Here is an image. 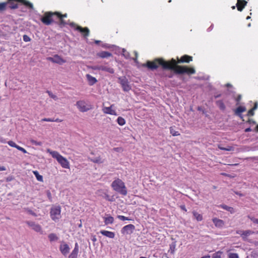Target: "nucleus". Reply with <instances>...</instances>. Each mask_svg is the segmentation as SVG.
Listing matches in <instances>:
<instances>
[{
	"instance_id": "f257e3e1",
	"label": "nucleus",
	"mask_w": 258,
	"mask_h": 258,
	"mask_svg": "<svg viewBox=\"0 0 258 258\" xmlns=\"http://www.w3.org/2000/svg\"><path fill=\"white\" fill-rule=\"evenodd\" d=\"M143 66L152 71L157 70L159 66H161L163 70H171L173 72H171L167 76L169 78L173 77L174 73L178 75H190L194 74L196 73L195 70L194 68H188L187 66L177 65L176 60L174 58H172L169 61H166L162 58H157L152 61H147Z\"/></svg>"
},
{
	"instance_id": "f03ea898",
	"label": "nucleus",
	"mask_w": 258,
	"mask_h": 258,
	"mask_svg": "<svg viewBox=\"0 0 258 258\" xmlns=\"http://www.w3.org/2000/svg\"><path fill=\"white\" fill-rule=\"evenodd\" d=\"M59 14L58 15H55L56 19H58L59 20V23L58 25L61 27H63L66 25H69L71 27L74 28L77 31H79L82 34H84V37L86 38L89 36L90 34V30L87 27L83 28L80 26L77 25L75 23L71 22L70 23H68L66 22L63 19L67 17V14H61L60 13L58 12Z\"/></svg>"
},
{
	"instance_id": "7ed1b4c3",
	"label": "nucleus",
	"mask_w": 258,
	"mask_h": 258,
	"mask_svg": "<svg viewBox=\"0 0 258 258\" xmlns=\"http://www.w3.org/2000/svg\"><path fill=\"white\" fill-rule=\"evenodd\" d=\"M112 189L116 192L122 196H126L127 194V190L125 183L122 180L118 178H116L111 184Z\"/></svg>"
},
{
	"instance_id": "20e7f679",
	"label": "nucleus",
	"mask_w": 258,
	"mask_h": 258,
	"mask_svg": "<svg viewBox=\"0 0 258 258\" xmlns=\"http://www.w3.org/2000/svg\"><path fill=\"white\" fill-rule=\"evenodd\" d=\"M47 152L49 153L53 158L56 159L57 162L63 168L67 169L70 168L69 162L58 152L55 151H51L50 149H47Z\"/></svg>"
},
{
	"instance_id": "39448f33",
	"label": "nucleus",
	"mask_w": 258,
	"mask_h": 258,
	"mask_svg": "<svg viewBox=\"0 0 258 258\" xmlns=\"http://www.w3.org/2000/svg\"><path fill=\"white\" fill-rule=\"evenodd\" d=\"M55 15H58V12H46L43 17L40 19L41 21L46 25H49L54 22L53 18H56Z\"/></svg>"
},
{
	"instance_id": "423d86ee",
	"label": "nucleus",
	"mask_w": 258,
	"mask_h": 258,
	"mask_svg": "<svg viewBox=\"0 0 258 258\" xmlns=\"http://www.w3.org/2000/svg\"><path fill=\"white\" fill-rule=\"evenodd\" d=\"M118 80L124 92H128L132 89V86L126 77H120L118 78Z\"/></svg>"
},
{
	"instance_id": "0eeeda50",
	"label": "nucleus",
	"mask_w": 258,
	"mask_h": 258,
	"mask_svg": "<svg viewBox=\"0 0 258 258\" xmlns=\"http://www.w3.org/2000/svg\"><path fill=\"white\" fill-rule=\"evenodd\" d=\"M61 208L59 206L52 207L50 209V214L52 220L56 221L61 217Z\"/></svg>"
},
{
	"instance_id": "6e6552de",
	"label": "nucleus",
	"mask_w": 258,
	"mask_h": 258,
	"mask_svg": "<svg viewBox=\"0 0 258 258\" xmlns=\"http://www.w3.org/2000/svg\"><path fill=\"white\" fill-rule=\"evenodd\" d=\"M135 230V226L133 224H128L123 227L121 230V233L123 235H130Z\"/></svg>"
},
{
	"instance_id": "1a4fd4ad",
	"label": "nucleus",
	"mask_w": 258,
	"mask_h": 258,
	"mask_svg": "<svg viewBox=\"0 0 258 258\" xmlns=\"http://www.w3.org/2000/svg\"><path fill=\"white\" fill-rule=\"evenodd\" d=\"M76 106L81 112H86L90 109V106L87 105L86 103L83 100L77 101L76 103Z\"/></svg>"
},
{
	"instance_id": "9d476101",
	"label": "nucleus",
	"mask_w": 258,
	"mask_h": 258,
	"mask_svg": "<svg viewBox=\"0 0 258 258\" xmlns=\"http://www.w3.org/2000/svg\"><path fill=\"white\" fill-rule=\"evenodd\" d=\"M26 223L36 232H39L42 231L41 226L34 222L28 221L26 222Z\"/></svg>"
},
{
	"instance_id": "9b49d317",
	"label": "nucleus",
	"mask_w": 258,
	"mask_h": 258,
	"mask_svg": "<svg viewBox=\"0 0 258 258\" xmlns=\"http://www.w3.org/2000/svg\"><path fill=\"white\" fill-rule=\"evenodd\" d=\"M70 250V248L69 245L66 243H63L59 246V250L63 255H67L69 253Z\"/></svg>"
},
{
	"instance_id": "f8f14e48",
	"label": "nucleus",
	"mask_w": 258,
	"mask_h": 258,
	"mask_svg": "<svg viewBox=\"0 0 258 258\" xmlns=\"http://www.w3.org/2000/svg\"><path fill=\"white\" fill-rule=\"evenodd\" d=\"M79 251V244L77 242H76L75 244V247L70 254L69 255L68 258H78Z\"/></svg>"
},
{
	"instance_id": "ddd939ff",
	"label": "nucleus",
	"mask_w": 258,
	"mask_h": 258,
	"mask_svg": "<svg viewBox=\"0 0 258 258\" xmlns=\"http://www.w3.org/2000/svg\"><path fill=\"white\" fill-rule=\"evenodd\" d=\"M236 233L240 235L244 240H246V237L249 236L250 235L253 234L254 232L250 230H247L245 231L239 230L237 231Z\"/></svg>"
},
{
	"instance_id": "4468645a",
	"label": "nucleus",
	"mask_w": 258,
	"mask_h": 258,
	"mask_svg": "<svg viewBox=\"0 0 258 258\" xmlns=\"http://www.w3.org/2000/svg\"><path fill=\"white\" fill-rule=\"evenodd\" d=\"M113 107V105H111L109 107H104L102 110L104 113L106 114L113 115H117V114L115 110L112 109V108Z\"/></svg>"
},
{
	"instance_id": "2eb2a0df",
	"label": "nucleus",
	"mask_w": 258,
	"mask_h": 258,
	"mask_svg": "<svg viewBox=\"0 0 258 258\" xmlns=\"http://www.w3.org/2000/svg\"><path fill=\"white\" fill-rule=\"evenodd\" d=\"M247 4V2L245 0H237L236 7L238 11H242Z\"/></svg>"
},
{
	"instance_id": "dca6fc26",
	"label": "nucleus",
	"mask_w": 258,
	"mask_h": 258,
	"mask_svg": "<svg viewBox=\"0 0 258 258\" xmlns=\"http://www.w3.org/2000/svg\"><path fill=\"white\" fill-rule=\"evenodd\" d=\"M212 221L216 227L221 228L223 227L224 225V222L222 220L218 219L217 218H213L212 219Z\"/></svg>"
},
{
	"instance_id": "f3484780",
	"label": "nucleus",
	"mask_w": 258,
	"mask_h": 258,
	"mask_svg": "<svg viewBox=\"0 0 258 258\" xmlns=\"http://www.w3.org/2000/svg\"><path fill=\"white\" fill-rule=\"evenodd\" d=\"M49 59L52 62L58 64H62L65 62V61L58 55H54L53 57H49Z\"/></svg>"
},
{
	"instance_id": "a211bd4d",
	"label": "nucleus",
	"mask_w": 258,
	"mask_h": 258,
	"mask_svg": "<svg viewBox=\"0 0 258 258\" xmlns=\"http://www.w3.org/2000/svg\"><path fill=\"white\" fill-rule=\"evenodd\" d=\"M89 160L95 163L101 164L104 162V160L102 159L100 156H98L97 157H89L88 158Z\"/></svg>"
},
{
	"instance_id": "6ab92c4d",
	"label": "nucleus",
	"mask_w": 258,
	"mask_h": 258,
	"mask_svg": "<svg viewBox=\"0 0 258 258\" xmlns=\"http://www.w3.org/2000/svg\"><path fill=\"white\" fill-rule=\"evenodd\" d=\"M7 5L8 7L11 9H16L18 8L17 0H8Z\"/></svg>"
},
{
	"instance_id": "aec40b11",
	"label": "nucleus",
	"mask_w": 258,
	"mask_h": 258,
	"mask_svg": "<svg viewBox=\"0 0 258 258\" xmlns=\"http://www.w3.org/2000/svg\"><path fill=\"white\" fill-rule=\"evenodd\" d=\"M86 77L90 86H93L97 82V79L95 77H92L89 74H87Z\"/></svg>"
},
{
	"instance_id": "412c9836",
	"label": "nucleus",
	"mask_w": 258,
	"mask_h": 258,
	"mask_svg": "<svg viewBox=\"0 0 258 258\" xmlns=\"http://www.w3.org/2000/svg\"><path fill=\"white\" fill-rule=\"evenodd\" d=\"M246 110V108L244 106H239L235 110V114L239 116L241 118H243V115L241 114L242 112Z\"/></svg>"
},
{
	"instance_id": "4be33fe9",
	"label": "nucleus",
	"mask_w": 258,
	"mask_h": 258,
	"mask_svg": "<svg viewBox=\"0 0 258 258\" xmlns=\"http://www.w3.org/2000/svg\"><path fill=\"white\" fill-rule=\"evenodd\" d=\"M100 233L110 238H114L115 237V233L113 232L102 230L100 231Z\"/></svg>"
},
{
	"instance_id": "5701e85b",
	"label": "nucleus",
	"mask_w": 258,
	"mask_h": 258,
	"mask_svg": "<svg viewBox=\"0 0 258 258\" xmlns=\"http://www.w3.org/2000/svg\"><path fill=\"white\" fill-rule=\"evenodd\" d=\"M97 56L102 58H107L112 56V54L108 51H102L97 53Z\"/></svg>"
},
{
	"instance_id": "b1692460",
	"label": "nucleus",
	"mask_w": 258,
	"mask_h": 258,
	"mask_svg": "<svg viewBox=\"0 0 258 258\" xmlns=\"http://www.w3.org/2000/svg\"><path fill=\"white\" fill-rule=\"evenodd\" d=\"M192 57L190 56L187 55H184L182 56L180 59L178 61V63H183V62H189V61L192 60Z\"/></svg>"
},
{
	"instance_id": "393cba45",
	"label": "nucleus",
	"mask_w": 258,
	"mask_h": 258,
	"mask_svg": "<svg viewBox=\"0 0 258 258\" xmlns=\"http://www.w3.org/2000/svg\"><path fill=\"white\" fill-rule=\"evenodd\" d=\"M107 217L104 218V222L105 225L112 224L114 222V218L109 214L106 215Z\"/></svg>"
},
{
	"instance_id": "a878e982",
	"label": "nucleus",
	"mask_w": 258,
	"mask_h": 258,
	"mask_svg": "<svg viewBox=\"0 0 258 258\" xmlns=\"http://www.w3.org/2000/svg\"><path fill=\"white\" fill-rule=\"evenodd\" d=\"M101 70L102 71L106 72L111 74L114 73V70L113 68L106 66L101 65Z\"/></svg>"
},
{
	"instance_id": "bb28decb",
	"label": "nucleus",
	"mask_w": 258,
	"mask_h": 258,
	"mask_svg": "<svg viewBox=\"0 0 258 258\" xmlns=\"http://www.w3.org/2000/svg\"><path fill=\"white\" fill-rule=\"evenodd\" d=\"M216 105L221 110L224 111L226 108V106L222 100H217L216 102Z\"/></svg>"
},
{
	"instance_id": "cd10ccee",
	"label": "nucleus",
	"mask_w": 258,
	"mask_h": 258,
	"mask_svg": "<svg viewBox=\"0 0 258 258\" xmlns=\"http://www.w3.org/2000/svg\"><path fill=\"white\" fill-rule=\"evenodd\" d=\"M220 207H221L223 209L230 212L231 214H233L235 212V210L233 208L228 206L226 205H221Z\"/></svg>"
},
{
	"instance_id": "c85d7f7f",
	"label": "nucleus",
	"mask_w": 258,
	"mask_h": 258,
	"mask_svg": "<svg viewBox=\"0 0 258 258\" xmlns=\"http://www.w3.org/2000/svg\"><path fill=\"white\" fill-rule=\"evenodd\" d=\"M193 216H194L195 218L198 221H201L203 220V216L198 213L197 212L194 211L192 212Z\"/></svg>"
},
{
	"instance_id": "c756f323",
	"label": "nucleus",
	"mask_w": 258,
	"mask_h": 258,
	"mask_svg": "<svg viewBox=\"0 0 258 258\" xmlns=\"http://www.w3.org/2000/svg\"><path fill=\"white\" fill-rule=\"evenodd\" d=\"M48 239L50 241H57L58 239V237L55 233H50L48 236Z\"/></svg>"
},
{
	"instance_id": "7c9ffc66",
	"label": "nucleus",
	"mask_w": 258,
	"mask_h": 258,
	"mask_svg": "<svg viewBox=\"0 0 258 258\" xmlns=\"http://www.w3.org/2000/svg\"><path fill=\"white\" fill-rule=\"evenodd\" d=\"M17 2L23 3L24 5L30 9H33V6L32 3L26 0H17Z\"/></svg>"
},
{
	"instance_id": "2f4dec72",
	"label": "nucleus",
	"mask_w": 258,
	"mask_h": 258,
	"mask_svg": "<svg viewBox=\"0 0 258 258\" xmlns=\"http://www.w3.org/2000/svg\"><path fill=\"white\" fill-rule=\"evenodd\" d=\"M176 245V241L172 242L169 245L170 247H169V251H170L171 253L173 254L174 253Z\"/></svg>"
},
{
	"instance_id": "473e14b6",
	"label": "nucleus",
	"mask_w": 258,
	"mask_h": 258,
	"mask_svg": "<svg viewBox=\"0 0 258 258\" xmlns=\"http://www.w3.org/2000/svg\"><path fill=\"white\" fill-rule=\"evenodd\" d=\"M33 173L35 176L36 177L37 180L39 181H43V177L42 175L39 174L38 171H33Z\"/></svg>"
},
{
	"instance_id": "72a5a7b5",
	"label": "nucleus",
	"mask_w": 258,
	"mask_h": 258,
	"mask_svg": "<svg viewBox=\"0 0 258 258\" xmlns=\"http://www.w3.org/2000/svg\"><path fill=\"white\" fill-rule=\"evenodd\" d=\"M23 210L25 212H26L27 213L33 216H35V217L37 216V214L35 212H34L33 211H32L31 209H30L29 208H26V207L24 208Z\"/></svg>"
},
{
	"instance_id": "f704fd0d",
	"label": "nucleus",
	"mask_w": 258,
	"mask_h": 258,
	"mask_svg": "<svg viewBox=\"0 0 258 258\" xmlns=\"http://www.w3.org/2000/svg\"><path fill=\"white\" fill-rule=\"evenodd\" d=\"M117 122L118 124L120 125H123L125 123V119L121 116H119L117 118Z\"/></svg>"
},
{
	"instance_id": "c9c22d12",
	"label": "nucleus",
	"mask_w": 258,
	"mask_h": 258,
	"mask_svg": "<svg viewBox=\"0 0 258 258\" xmlns=\"http://www.w3.org/2000/svg\"><path fill=\"white\" fill-rule=\"evenodd\" d=\"M46 92L48 94L50 98H52L54 100H57L58 99L57 96L53 94L51 91L47 90Z\"/></svg>"
},
{
	"instance_id": "e433bc0d",
	"label": "nucleus",
	"mask_w": 258,
	"mask_h": 258,
	"mask_svg": "<svg viewBox=\"0 0 258 258\" xmlns=\"http://www.w3.org/2000/svg\"><path fill=\"white\" fill-rule=\"evenodd\" d=\"M170 134H172V135L173 136H177L179 135L178 132L175 131L172 127L170 128Z\"/></svg>"
},
{
	"instance_id": "4c0bfd02",
	"label": "nucleus",
	"mask_w": 258,
	"mask_h": 258,
	"mask_svg": "<svg viewBox=\"0 0 258 258\" xmlns=\"http://www.w3.org/2000/svg\"><path fill=\"white\" fill-rule=\"evenodd\" d=\"M88 67L93 70H101V65L88 66Z\"/></svg>"
},
{
	"instance_id": "58836bf2",
	"label": "nucleus",
	"mask_w": 258,
	"mask_h": 258,
	"mask_svg": "<svg viewBox=\"0 0 258 258\" xmlns=\"http://www.w3.org/2000/svg\"><path fill=\"white\" fill-rule=\"evenodd\" d=\"M221 150L231 151L233 150V147L232 146H228L226 148L225 147H219Z\"/></svg>"
},
{
	"instance_id": "ea45409f",
	"label": "nucleus",
	"mask_w": 258,
	"mask_h": 258,
	"mask_svg": "<svg viewBox=\"0 0 258 258\" xmlns=\"http://www.w3.org/2000/svg\"><path fill=\"white\" fill-rule=\"evenodd\" d=\"M7 6V3H0V11L5 10Z\"/></svg>"
},
{
	"instance_id": "a19ab883",
	"label": "nucleus",
	"mask_w": 258,
	"mask_h": 258,
	"mask_svg": "<svg viewBox=\"0 0 258 258\" xmlns=\"http://www.w3.org/2000/svg\"><path fill=\"white\" fill-rule=\"evenodd\" d=\"M102 46L103 48H108V49L112 48H113L114 47H115V46L114 45H110V44H107V43L102 44Z\"/></svg>"
},
{
	"instance_id": "79ce46f5",
	"label": "nucleus",
	"mask_w": 258,
	"mask_h": 258,
	"mask_svg": "<svg viewBox=\"0 0 258 258\" xmlns=\"http://www.w3.org/2000/svg\"><path fill=\"white\" fill-rule=\"evenodd\" d=\"M30 142L32 143V145H35V146H41L42 143L41 142H38L34 140H31Z\"/></svg>"
},
{
	"instance_id": "37998d69",
	"label": "nucleus",
	"mask_w": 258,
	"mask_h": 258,
	"mask_svg": "<svg viewBox=\"0 0 258 258\" xmlns=\"http://www.w3.org/2000/svg\"><path fill=\"white\" fill-rule=\"evenodd\" d=\"M238 255L236 253H230L228 254V258H238Z\"/></svg>"
},
{
	"instance_id": "c03bdc74",
	"label": "nucleus",
	"mask_w": 258,
	"mask_h": 258,
	"mask_svg": "<svg viewBox=\"0 0 258 258\" xmlns=\"http://www.w3.org/2000/svg\"><path fill=\"white\" fill-rule=\"evenodd\" d=\"M117 218L122 221L130 220V219H129L128 217L122 215H118Z\"/></svg>"
},
{
	"instance_id": "a18cd8bd",
	"label": "nucleus",
	"mask_w": 258,
	"mask_h": 258,
	"mask_svg": "<svg viewBox=\"0 0 258 258\" xmlns=\"http://www.w3.org/2000/svg\"><path fill=\"white\" fill-rule=\"evenodd\" d=\"M8 144L11 147H15L16 148V147H18L17 145L14 142L12 141H9L8 142Z\"/></svg>"
},
{
	"instance_id": "49530a36",
	"label": "nucleus",
	"mask_w": 258,
	"mask_h": 258,
	"mask_svg": "<svg viewBox=\"0 0 258 258\" xmlns=\"http://www.w3.org/2000/svg\"><path fill=\"white\" fill-rule=\"evenodd\" d=\"M54 118H44L42 119L40 121H48V122H53Z\"/></svg>"
},
{
	"instance_id": "de8ad7c7",
	"label": "nucleus",
	"mask_w": 258,
	"mask_h": 258,
	"mask_svg": "<svg viewBox=\"0 0 258 258\" xmlns=\"http://www.w3.org/2000/svg\"><path fill=\"white\" fill-rule=\"evenodd\" d=\"M23 39L25 42H29L31 41V38L27 35H24L23 36Z\"/></svg>"
},
{
	"instance_id": "09e8293b",
	"label": "nucleus",
	"mask_w": 258,
	"mask_h": 258,
	"mask_svg": "<svg viewBox=\"0 0 258 258\" xmlns=\"http://www.w3.org/2000/svg\"><path fill=\"white\" fill-rule=\"evenodd\" d=\"M16 149H17L19 151H22L24 153H27V151L24 148H22V147H20L19 146H18V147H16Z\"/></svg>"
},
{
	"instance_id": "8fccbe9b",
	"label": "nucleus",
	"mask_w": 258,
	"mask_h": 258,
	"mask_svg": "<svg viewBox=\"0 0 258 258\" xmlns=\"http://www.w3.org/2000/svg\"><path fill=\"white\" fill-rule=\"evenodd\" d=\"M220 254H221V253H218V252L215 253L213 254L212 258H221Z\"/></svg>"
},
{
	"instance_id": "3c124183",
	"label": "nucleus",
	"mask_w": 258,
	"mask_h": 258,
	"mask_svg": "<svg viewBox=\"0 0 258 258\" xmlns=\"http://www.w3.org/2000/svg\"><path fill=\"white\" fill-rule=\"evenodd\" d=\"M251 255L253 258H258V253L255 251H252Z\"/></svg>"
},
{
	"instance_id": "603ef678",
	"label": "nucleus",
	"mask_w": 258,
	"mask_h": 258,
	"mask_svg": "<svg viewBox=\"0 0 258 258\" xmlns=\"http://www.w3.org/2000/svg\"><path fill=\"white\" fill-rule=\"evenodd\" d=\"M254 110H252V109H250L248 111V113H247V115L248 116H253L254 115Z\"/></svg>"
},
{
	"instance_id": "864d4df0",
	"label": "nucleus",
	"mask_w": 258,
	"mask_h": 258,
	"mask_svg": "<svg viewBox=\"0 0 258 258\" xmlns=\"http://www.w3.org/2000/svg\"><path fill=\"white\" fill-rule=\"evenodd\" d=\"M14 179V178L13 176H9L6 178V180L7 182H10L12 181Z\"/></svg>"
},
{
	"instance_id": "5fc2aeb1",
	"label": "nucleus",
	"mask_w": 258,
	"mask_h": 258,
	"mask_svg": "<svg viewBox=\"0 0 258 258\" xmlns=\"http://www.w3.org/2000/svg\"><path fill=\"white\" fill-rule=\"evenodd\" d=\"M258 107V103L257 102L254 103L253 107L251 108L254 111L256 110Z\"/></svg>"
},
{
	"instance_id": "6e6d98bb",
	"label": "nucleus",
	"mask_w": 258,
	"mask_h": 258,
	"mask_svg": "<svg viewBox=\"0 0 258 258\" xmlns=\"http://www.w3.org/2000/svg\"><path fill=\"white\" fill-rule=\"evenodd\" d=\"M180 209H181L182 210H183V211H185V212H186V211H187V210H186V207H185V205H181V206H180Z\"/></svg>"
},
{
	"instance_id": "4d7b16f0",
	"label": "nucleus",
	"mask_w": 258,
	"mask_h": 258,
	"mask_svg": "<svg viewBox=\"0 0 258 258\" xmlns=\"http://www.w3.org/2000/svg\"><path fill=\"white\" fill-rule=\"evenodd\" d=\"M123 55L126 58H128L130 57V53L126 52L125 53H123Z\"/></svg>"
},
{
	"instance_id": "13d9d810",
	"label": "nucleus",
	"mask_w": 258,
	"mask_h": 258,
	"mask_svg": "<svg viewBox=\"0 0 258 258\" xmlns=\"http://www.w3.org/2000/svg\"><path fill=\"white\" fill-rule=\"evenodd\" d=\"M248 218L253 222L254 223L256 218L253 217H251L250 216H248Z\"/></svg>"
},
{
	"instance_id": "bf43d9fd",
	"label": "nucleus",
	"mask_w": 258,
	"mask_h": 258,
	"mask_svg": "<svg viewBox=\"0 0 258 258\" xmlns=\"http://www.w3.org/2000/svg\"><path fill=\"white\" fill-rule=\"evenodd\" d=\"M241 99V95H238V96L237 97L236 99V101L237 102H238L239 101H240Z\"/></svg>"
},
{
	"instance_id": "052dcab7",
	"label": "nucleus",
	"mask_w": 258,
	"mask_h": 258,
	"mask_svg": "<svg viewBox=\"0 0 258 258\" xmlns=\"http://www.w3.org/2000/svg\"><path fill=\"white\" fill-rule=\"evenodd\" d=\"M91 240L93 242H96L97 241V238L96 237V236L94 235L92 236Z\"/></svg>"
},
{
	"instance_id": "680f3d73",
	"label": "nucleus",
	"mask_w": 258,
	"mask_h": 258,
	"mask_svg": "<svg viewBox=\"0 0 258 258\" xmlns=\"http://www.w3.org/2000/svg\"><path fill=\"white\" fill-rule=\"evenodd\" d=\"M248 122L249 123H253V124H255V121H254L252 119H249L248 120Z\"/></svg>"
},
{
	"instance_id": "e2e57ef3",
	"label": "nucleus",
	"mask_w": 258,
	"mask_h": 258,
	"mask_svg": "<svg viewBox=\"0 0 258 258\" xmlns=\"http://www.w3.org/2000/svg\"><path fill=\"white\" fill-rule=\"evenodd\" d=\"M47 195L48 198L50 200L51 199V193H50V192L49 191H47Z\"/></svg>"
},
{
	"instance_id": "0e129e2a",
	"label": "nucleus",
	"mask_w": 258,
	"mask_h": 258,
	"mask_svg": "<svg viewBox=\"0 0 258 258\" xmlns=\"http://www.w3.org/2000/svg\"><path fill=\"white\" fill-rule=\"evenodd\" d=\"M6 170V168L5 166H0V171H5Z\"/></svg>"
},
{
	"instance_id": "69168bd1",
	"label": "nucleus",
	"mask_w": 258,
	"mask_h": 258,
	"mask_svg": "<svg viewBox=\"0 0 258 258\" xmlns=\"http://www.w3.org/2000/svg\"><path fill=\"white\" fill-rule=\"evenodd\" d=\"M250 131H251V129L250 128V127L246 128L244 130V132H246V133L249 132H250Z\"/></svg>"
},
{
	"instance_id": "338daca9",
	"label": "nucleus",
	"mask_w": 258,
	"mask_h": 258,
	"mask_svg": "<svg viewBox=\"0 0 258 258\" xmlns=\"http://www.w3.org/2000/svg\"><path fill=\"white\" fill-rule=\"evenodd\" d=\"M61 120H60L59 118H56L55 119H54V121H53V122H61Z\"/></svg>"
},
{
	"instance_id": "774afa93",
	"label": "nucleus",
	"mask_w": 258,
	"mask_h": 258,
	"mask_svg": "<svg viewBox=\"0 0 258 258\" xmlns=\"http://www.w3.org/2000/svg\"><path fill=\"white\" fill-rule=\"evenodd\" d=\"M253 160H257L258 161V156L253 157L250 158Z\"/></svg>"
}]
</instances>
